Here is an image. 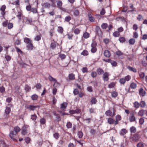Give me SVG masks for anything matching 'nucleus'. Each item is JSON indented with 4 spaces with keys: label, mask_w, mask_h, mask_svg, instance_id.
<instances>
[{
    "label": "nucleus",
    "mask_w": 147,
    "mask_h": 147,
    "mask_svg": "<svg viewBox=\"0 0 147 147\" xmlns=\"http://www.w3.org/2000/svg\"><path fill=\"white\" fill-rule=\"evenodd\" d=\"M145 113V111L143 110H141L138 113L139 115L142 116Z\"/></svg>",
    "instance_id": "nucleus-29"
},
{
    "label": "nucleus",
    "mask_w": 147,
    "mask_h": 147,
    "mask_svg": "<svg viewBox=\"0 0 147 147\" xmlns=\"http://www.w3.org/2000/svg\"><path fill=\"white\" fill-rule=\"evenodd\" d=\"M120 35L119 33V32L116 31L114 32L113 33V35L115 37H118Z\"/></svg>",
    "instance_id": "nucleus-46"
},
{
    "label": "nucleus",
    "mask_w": 147,
    "mask_h": 147,
    "mask_svg": "<svg viewBox=\"0 0 147 147\" xmlns=\"http://www.w3.org/2000/svg\"><path fill=\"white\" fill-rule=\"evenodd\" d=\"M135 42V40L134 38H132L129 40V42L130 44L133 45Z\"/></svg>",
    "instance_id": "nucleus-42"
},
{
    "label": "nucleus",
    "mask_w": 147,
    "mask_h": 147,
    "mask_svg": "<svg viewBox=\"0 0 147 147\" xmlns=\"http://www.w3.org/2000/svg\"><path fill=\"white\" fill-rule=\"evenodd\" d=\"M31 12L34 13H36L37 12V9L35 8H32L31 10Z\"/></svg>",
    "instance_id": "nucleus-58"
},
{
    "label": "nucleus",
    "mask_w": 147,
    "mask_h": 147,
    "mask_svg": "<svg viewBox=\"0 0 147 147\" xmlns=\"http://www.w3.org/2000/svg\"><path fill=\"white\" fill-rule=\"evenodd\" d=\"M28 126L27 125H24L22 127L21 131V134L23 135H26L28 133Z\"/></svg>",
    "instance_id": "nucleus-2"
},
{
    "label": "nucleus",
    "mask_w": 147,
    "mask_h": 147,
    "mask_svg": "<svg viewBox=\"0 0 147 147\" xmlns=\"http://www.w3.org/2000/svg\"><path fill=\"white\" fill-rule=\"evenodd\" d=\"M79 14V11L76 9H75L74 11V15L77 16Z\"/></svg>",
    "instance_id": "nucleus-35"
},
{
    "label": "nucleus",
    "mask_w": 147,
    "mask_h": 147,
    "mask_svg": "<svg viewBox=\"0 0 147 147\" xmlns=\"http://www.w3.org/2000/svg\"><path fill=\"white\" fill-rule=\"evenodd\" d=\"M59 57L62 59H64L66 57V55L63 54H60L59 55Z\"/></svg>",
    "instance_id": "nucleus-57"
},
{
    "label": "nucleus",
    "mask_w": 147,
    "mask_h": 147,
    "mask_svg": "<svg viewBox=\"0 0 147 147\" xmlns=\"http://www.w3.org/2000/svg\"><path fill=\"white\" fill-rule=\"evenodd\" d=\"M37 117L36 115H31V119L33 121H34L36 119Z\"/></svg>",
    "instance_id": "nucleus-48"
},
{
    "label": "nucleus",
    "mask_w": 147,
    "mask_h": 147,
    "mask_svg": "<svg viewBox=\"0 0 147 147\" xmlns=\"http://www.w3.org/2000/svg\"><path fill=\"white\" fill-rule=\"evenodd\" d=\"M74 32L75 34H78L80 33V30L79 29L76 28L74 30Z\"/></svg>",
    "instance_id": "nucleus-50"
},
{
    "label": "nucleus",
    "mask_w": 147,
    "mask_h": 147,
    "mask_svg": "<svg viewBox=\"0 0 147 147\" xmlns=\"http://www.w3.org/2000/svg\"><path fill=\"white\" fill-rule=\"evenodd\" d=\"M56 47V44L55 42H52L51 44V47L52 49H54Z\"/></svg>",
    "instance_id": "nucleus-59"
},
{
    "label": "nucleus",
    "mask_w": 147,
    "mask_h": 147,
    "mask_svg": "<svg viewBox=\"0 0 147 147\" xmlns=\"http://www.w3.org/2000/svg\"><path fill=\"white\" fill-rule=\"evenodd\" d=\"M97 51V49L96 47H91V51L92 53H95Z\"/></svg>",
    "instance_id": "nucleus-47"
},
{
    "label": "nucleus",
    "mask_w": 147,
    "mask_h": 147,
    "mask_svg": "<svg viewBox=\"0 0 147 147\" xmlns=\"http://www.w3.org/2000/svg\"><path fill=\"white\" fill-rule=\"evenodd\" d=\"M88 17L89 18V20L91 22H94V21L95 19L90 14L88 15Z\"/></svg>",
    "instance_id": "nucleus-22"
},
{
    "label": "nucleus",
    "mask_w": 147,
    "mask_h": 147,
    "mask_svg": "<svg viewBox=\"0 0 147 147\" xmlns=\"http://www.w3.org/2000/svg\"><path fill=\"white\" fill-rule=\"evenodd\" d=\"M145 94L146 92L145 91L143 90L142 88H141L139 90L140 95L142 96H143L145 95Z\"/></svg>",
    "instance_id": "nucleus-10"
},
{
    "label": "nucleus",
    "mask_w": 147,
    "mask_h": 147,
    "mask_svg": "<svg viewBox=\"0 0 147 147\" xmlns=\"http://www.w3.org/2000/svg\"><path fill=\"white\" fill-rule=\"evenodd\" d=\"M60 85V84L58 82H57V80L54 82V83L53 85V86L54 88H56L59 87Z\"/></svg>",
    "instance_id": "nucleus-33"
},
{
    "label": "nucleus",
    "mask_w": 147,
    "mask_h": 147,
    "mask_svg": "<svg viewBox=\"0 0 147 147\" xmlns=\"http://www.w3.org/2000/svg\"><path fill=\"white\" fill-rule=\"evenodd\" d=\"M69 78L70 80H74L75 79L74 75L72 74H70L69 75Z\"/></svg>",
    "instance_id": "nucleus-30"
},
{
    "label": "nucleus",
    "mask_w": 147,
    "mask_h": 147,
    "mask_svg": "<svg viewBox=\"0 0 147 147\" xmlns=\"http://www.w3.org/2000/svg\"><path fill=\"white\" fill-rule=\"evenodd\" d=\"M101 28L103 29H105L107 26V24L106 23H103L101 25Z\"/></svg>",
    "instance_id": "nucleus-49"
},
{
    "label": "nucleus",
    "mask_w": 147,
    "mask_h": 147,
    "mask_svg": "<svg viewBox=\"0 0 147 147\" xmlns=\"http://www.w3.org/2000/svg\"><path fill=\"white\" fill-rule=\"evenodd\" d=\"M110 75L109 73L105 72L103 75V78L104 81H107L109 79V76Z\"/></svg>",
    "instance_id": "nucleus-4"
},
{
    "label": "nucleus",
    "mask_w": 147,
    "mask_h": 147,
    "mask_svg": "<svg viewBox=\"0 0 147 147\" xmlns=\"http://www.w3.org/2000/svg\"><path fill=\"white\" fill-rule=\"evenodd\" d=\"M96 32H97V33L98 34L101 35L102 34V32L101 30L99 27L97 26L96 27Z\"/></svg>",
    "instance_id": "nucleus-27"
},
{
    "label": "nucleus",
    "mask_w": 147,
    "mask_h": 147,
    "mask_svg": "<svg viewBox=\"0 0 147 147\" xmlns=\"http://www.w3.org/2000/svg\"><path fill=\"white\" fill-rule=\"evenodd\" d=\"M30 89V87L28 85H26L25 87V90L26 91H29Z\"/></svg>",
    "instance_id": "nucleus-63"
},
{
    "label": "nucleus",
    "mask_w": 147,
    "mask_h": 147,
    "mask_svg": "<svg viewBox=\"0 0 147 147\" xmlns=\"http://www.w3.org/2000/svg\"><path fill=\"white\" fill-rule=\"evenodd\" d=\"M67 104L66 102H64L61 104V109H65L67 107Z\"/></svg>",
    "instance_id": "nucleus-19"
},
{
    "label": "nucleus",
    "mask_w": 147,
    "mask_h": 147,
    "mask_svg": "<svg viewBox=\"0 0 147 147\" xmlns=\"http://www.w3.org/2000/svg\"><path fill=\"white\" fill-rule=\"evenodd\" d=\"M13 24L11 23H9L8 24L7 27L9 29L13 27Z\"/></svg>",
    "instance_id": "nucleus-64"
},
{
    "label": "nucleus",
    "mask_w": 147,
    "mask_h": 147,
    "mask_svg": "<svg viewBox=\"0 0 147 147\" xmlns=\"http://www.w3.org/2000/svg\"><path fill=\"white\" fill-rule=\"evenodd\" d=\"M35 87L37 89H40L41 87V85L40 84L37 83L35 86Z\"/></svg>",
    "instance_id": "nucleus-60"
},
{
    "label": "nucleus",
    "mask_w": 147,
    "mask_h": 147,
    "mask_svg": "<svg viewBox=\"0 0 147 147\" xmlns=\"http://www.w3.org/2000/svg\"><path fill=\"white\" fill-rule=\"evenodd\" d=\"M130 131L131 133H135L136 131V128L134 126L131 127L130 128Z\"/></svg>",
    "instance_id": "nucleus-21"
},
{
    "label": "nucleus",
    "mask_w": 147,
    "mask_h": 147,
    "mask_svg": "<svg viewBox=\"0 0 147 147\" xmlns=\"http://www.w3.org/2000/svg\"><path fill=\"white\" fill-rule=\"evenodd\" d=\"M131 76H130L128 75L125 77L124 79L125 81H128L131 79Z\"/></svg>",
    "instance_id": "nucleus-55"
},
{
    "label": "nucleus",
    "mask_w": 147,
    "mask_h": 147,
    "mask_svg": "<svg viewBox=\"0 0 147 147\" xmlns=\"http://www.w3.org/2000/svg\"><path fill=\"white\" fill-rule=\"evenodd\" d=\"M20 130L21 129L18 126H16L14 127L13 129V131H15V132H16V134H18V133L20 131Z\"/></svg>",
    "instance_id": "nucleus-16"
},
{
    "label": "nucleus",
    "mask_w": 147,
    "mask_h": 147,
    "mask_svg": "<svg viewBox=\"0 0 147 147\" xmlns=\"http://www.w3.org/2000/svg\"><path fill=\"white\" fill-rule=\"evenodd\" d=\"M25 140L26 143L28 144L30 143V139L29 138L27 137L25 138Z\"/></svg>",
    "instance_id": "nucleus-53"
},
{
    "label": "nucleus",
    "mask_w": 147,
    "mask_h": 147,
    "mask_svg": "<svg viewBox=\"0 0 147 147\" xmlns=\"http://www.w3.org/2000/svg\"><path fill=\"white\" fill-rule=\"evenodd\" d=\"M106 61L108 63H111V64H117L116 62L113 61L110 59L106 60Z\"/></svg>",
    "instance_id": "nucleus-24"
},
{
    "label": "nucleus",
    "mask_w": 147,
    "mask_h": 147,
    "mask_svg": "<svg viewBox=\"0 0 147 147\" xmlns=\"http://www.w3.org/2000/svg\"><path fill=\"white\" fill-rule=\"evenodd\" d=\"M125 81L124 78H121L119 80V82L121 84H124L125 82Z\"/></svg>",
    "instance_id": "nucleus-56"
},
{
    "label": "nucleus",
    "mask_w": 147,
    "mask_h": 147,
    "mask_svg": "<svg viewBox=\"0 0 147 147\" xmlns=\"http://www.w3.org/2000/svg\"><path fill=\"white\" fill-rule=\"evenodd\" d=\"M42 5L45 8H49L50 6L51 5L49 3L46 2L42 4Z\"/></svg>",
    "instance_id": "nucleus-12"
},
{
    "label": "nucleus",
    "mask_w": 147,
    "mask_h": 147,
    "mask_svg": "<svg viewBox=\"0 0 147 147\" xmlns=\"http://www.w3.org/2000/svg\"><path fill=\"white\" fill-rule=\"evenodd\" d=\"M127 132V131L126 129H123L120 131L119 133L121 135H123L125 134Z\"/></svg>",
    "instance_id": "nucleus-15"
},
{
    "label": "nucleus",
    "mask_w": 147,
    "mask_h": 147,
    "mask_svg": "<svg viewBox=\"0 0 147 147\" xmlns=\"http://www.w3.org/2000/svg\"><path fill=\"white\" fill-rule=\"evenodd\" d=\"M97 46V43L96 42L93 41L91 44V47H96Z\"/></svg>",
    "instance_id": "nucleus-40"
},
{
    "label": "nucleus",
    "mask_w": 147,
    "mask_h": 147,
    "mask_svg": "<svg viewBox=\"0 0 147 147\" xmlns=\"http://www.w3.org/2000/svg\"><path fill=\"white\" fill-rule=\"evenodd\" d=\"M53 114L56 116V120L58 121H59L60 120V115L56 113L55 111H53Z\"/></svg>",
    "instance_id": "nucleus-6"
},
{
    "label": "nucleus",
    "mask_w": 147,
    "mask_h": 147,
    "mask_svg": "<svg viewBox=\"0 0 147 147\" xmlns=\"http://www.w3.org/2000/svg\"><path fill=\"white\" fill-rule=\"evenodd\" d=\"M11 111V109L10 107H6L5 110V113L7 115L9 114Z\"/></svg>",
    "instance_id": "nucleus-20"
},
{
    "label": "nucleus",
    "mask_w": 147,
    "mask_h": 147,
    "mask_svg": "<svg viewBox=\"0 0 147 147\" xmlns=\"http://www.w3.org/2000/svg\"><path fill=\"white\" fill-rule=\"evenodd\" d=\"M127 68L129 70L133 71L134 72H136L137 71V70L136 69L134 68L129 66L127 67Z\"/></svg>",
    "instance_id": "nucleus-26"
},
{
    "label": "nucleus",
    "mask_w": 147,
    "mask_h": 147,
    "mask_svg": "<svg viewBox=\"0 0 147 147\" xmlns=\"http://www.w3.org/2000/svg\"><path fill=\"white\" fill-rule=\"evenodd\" d=\"M57 30L59 33H62L63 32V29L61 27L59 26L58 27Z\"/></svg>",
    "instance_id": "nucleus-25"
},
{
    "label": "nucleus",
    "mask_w": 147,
    "mask_h": 147,
    "mask_svg": "<svg viewBox=\"0 0 147 147\" xmlns=\"http://www.w3.org/2000/svg\"><path fill=\"white\" fill-rule=\"evenodd\" d=\"M129 119L130 122L136 121V118L133 113L130 114V116L129 117Z\"/></svg>",
    "instance_id": "nucleus-5"
},
{
    "label": "nucleus",
    "mask_w": 147,
    "mask_h": 147,
    "mask_svg": "<svg viewBox=\"0 0 147 147\" xmlns=\"http://www.w3.org/2000/svg\"><path fill=\"white\" fill-rule=\"evenodd\" d=\"M97 102V100L95 98H93L91 100V102L92 104H95Z\"/></svg>",
    "instance_id": "nucleus-51"
},
{
    "label": "nucleus",
    "mask_w": 147,
    "mask_h": 147,
    "mask_svg": "<svg viewBox=\"0 0 147 147\" xmlns=\"http://www.w3.org/2000/svg\"><path fill=\"white\" fill-rule=\"evenodd\" d=\"M91 76L93 78H96L97 76V73L95 71H92L91 74Z\"/></svg>",
    "instance_id": "nucleus-39"
},
{
    "label": "nucleus",
    "mask_w": 147,
    "mask_h": 147,
    "mask_svg": "<svg viewBox=\"0 0 147 147\" xmlns=\"http://www.w3.org/2000/svg\"><path fill=\"white\" fill-rule=\"evenodd\" d=\"M26 21L25 22V23L26 24H31L32 21V20L31 18H25L24 20V21Z\"/></svg>",
    "instance_id": "nucleus-7"
},
{
    "label": "nucleus",
    "mask_w": 147,
    "mask_h": 147,
    "mask_svg": "<svg viewBox=\"0 0 147 147\" xmlns=\"http://www.w3.org/2000/svg\"><path fill=\"white\" fill-rule=\"evenodd\" d=\"M83 36L84 38H87L89 37V34L88 33L85 32Z\"/></svg>",
    "instance_id": "nucleus-38"
},
{
    "label": "nucleus",
    "mask_w": 147,
    "mask_h": 147,
    "mask_svg": "<svg viewBox=\"0 0 147 147\" xmlns=\"http://www.w3.org/2000/svg\"><path fill=\"white\" fill-rule=\"evenodd\" d=\"M112 113L111 111L109 110L106 111L105 113V115L108 117H112Z\"/></svg>",
    "instance_id": "nucleus-14"
},
{
    "label": "nucleus",
    "mask_w": 147,
    "mask_h": 147,
    "mask_svg": "<svg viewBox=\"0 0 147 147\" xmlns=\"http://www.w3.org/2000/svg\"><path fill=\"white\" fill-rule=\"evenodd\" d=\"M24 42L27 44L31 42V40L29 38L27 37H26L24 38Z\"/></svg>",
    "instance_id": "nucleus-18"
},
{
    "label": "nucleus",
    "mask_w": 147,
    "mask_h": 147,
    "mask_svg": "<svg viewBox=\"0 0 147 147\" xmlns=\"http://www.w3.org/2000/svg\"><path fill=\"white\" fill-rule=\"evenodd\" d=\"M57 6L60 9H62V2L60 0L58 1H57Z\"/></svg>",
    "instance_id": "nucleus-11"
},
{
    "label": "nucleus",
    "mask_w": 147,
    "mask_h": 147,
    "mask_svg": "<svg viewBox=\"0 0 147 147\" xmlns=\"http://www.w3.org/2000/svg\"><path fill=\"white\" fill-rule=\"evenodd\" d=\"M48 78L50 81L51 82L54 81V82L56 81L55 79L53 78L50 75H49L48 77Z\"/></svg>",
    "instance_id": "nucleus-34"
},
{
    "label": "nucleus",
    "mask_w": 147,
    "mask_h": 147,
    "mask_svg": "<svg viewBox=\"0 0 147 147\" xmlns=\"http://www.w3.org/2000/svg\"><path fill=\"white\" fill-rule=\"evenodd\" d=\"M115 119L118 121L121 120V116L119 115H116L115 117Z\"/></svg>",
    "instance_id": "nucleus-54"
},
{
    "label": "nucleus",
    "mask_w": 147,
    "mask_h": 147,
    "mask_svg": "<svg viewBox=\"0 0 147 147\" xmlns=\"http://www.w3.org/2000/svg\"><path fill=\"white\" fill-rule=\"evenodd\" d=\"M81 54L84 56H86L88 55V53L87 51L84 50L81 53Z\"/></svg>",
    "instance_id": "nucleus-23"
},
{
    "label": "nucleus",
    "mask_w": 147,
    "mask_h": 147,
    "mask_svg": "<svg viewBox=\"0 0 147 147\" xmlns=\"http://www.w3.org/2000/svg\"><path fill=\"white\" fill-rule=\"evenodd\" d=\"M41 39V36L40 35L36 36L34 39V40L36 41H38Z\"/></svg>",
    "instance_id": "nucleus-52"
},
{
    "label": "nucleus",
    "mask_w": 147,
    "mask_h": 147,
    "mask_svg": "<svg viewBox=\"0 0 147 147\" xmlns=\"http://www.w3.org/2000/svg\"><path fill=\"white\" fill-rule=\"evenodd\" d=\"M145 144L142 142H140L138 143L137 145V147H144Z\"/></svg>",
    "instance_id": "nucleus-36"
},
{
    "label": "nucleus",
    "mask_w": 147,
    "mask_h": 147,
    "mask_svg": "<svg viewBox=\"0 0 147 147\" xmlns=\"http://www.w3.org/2000/svg\"><path fill=\"white\" fill-rule=\"evenodd\" d=\"M140 138V135L138 134H136L131 138L130 140L133 142H137L139 140Z\"/></svg>",
    "instance_id": "nucleus-3"
},
{
    "label": "nucleus",
    "mask_w": 147,
    "mask_h": 147,
    "mask_svg": "<svg viewBox=\"0 0 147 147\" xmlns=\"http://www.w3.org/2000/svg\"><path fill=\"white\" fill-rule=\"evenodd\" d=\"M77 135L79 138H82L83 136V133L82 131H80L78 132Z\"/></svg>",
    "instance_id": "nucleus-28"
},
{
    "label": "nucleus",
    "mask_w": 147,
    "mask_h": 147,
    "mask_svg": "<svg viewBox=\"0 0 147 147\" xmlns=\"http://www.w3.org/2000/svg\"><path fill=\"white\" fill-rule=\"evenodd\" d=\"M97 72L99 75H101L104 73L103 70L100 68H99L97 69Z\"/></svg>",
    "instance_id": "nucleus-9"
},
{
    "label": "nucleus",
    "mask_w": 147,
    "mask_h": 147,
    "mask_svg": "<svg viewBox=\"0 0 147 147\" xmlns=\"http://www.w3.org/2000/svg\"><path fill=\"white\" fill-rule=\"evenodd\" d=\"M136 84L134 83H131L130 85V87L132 89H135L136 87Z\"/></svg>",
    "instance_id": "nucleus-31"
},
{
    "label": "nucleus",
    "mask_w": 147,
    "mask_h": 147,
    "mask_svg": "<svg viewBox=\"0 0 147 147\" xmlns=\"http://www.w3.org/2000/svg\"><path fill=\"white\" fill-rule=\"evenodd\" d=\"M66 126L68 129L71 128L72 127V124L70 122H68L67 123Z\"/></svg>",
    "instance_id": "nucleus-32"
},
{
    "label": "nucleus",
    "mask_w": 147,
    "mask_h": 147,
    "mask_svg": "<svg viewBox=\"0 0 147 147\" xmlns=\"http://www.w3.org/2000/svg\"><path fill=\"white\" fill-rule=\"evenodd\" d=\"M40 124L42 125H43L45 123L46 120L44 118H42L40 120Z\"/></svg>",
    "instance_id": "nucleus-45"
},
{
    "label": "nucleus",
    "mask_w": 147,
    "mask_h": 147,
    "mask_svg": "<svg viewBox=\"0 0 147 147\" xmlns=\"http://www.w3.org/2000/svg\"><path fill=\"white\" fill-rule=\"evenodd\" d=\"M104 56L107 57H109L111 56V53L108 50H105L104 52Z\"/></svg>",
    "instance_id": "nucleus-8"
},
{
    "label": "nucleus",
    "mask_w": 147,
    "mask_h": 147,
    "mask_svg": "<svg viewBox=\"0 0 147 147\" xmlns=\"http://www.w3.org/2000/svg\"><path fill=\"white\" fill-rule=\"evenodd\" d=\"M31 98L33 100H36L38 98V96L36 94H34L32 95Z\"/></svg>",
    "instance_id": "nucleus-17"
},
{
    "label": "nucleus",
    "mask_w": 147,
    "mask_h": 147,
    "mask_svg": "<svg viewBox=\"0 0 147 147\" xmlns=\"http://www.w3.org/2000/svg\"><path fill=\"white\" fill-rule=\"evenodd\" d=\"M37 107V106L30 105L29 107V108L31 110L34 111L35 109Z\"/></svg>",
    "instance_id": "nucleus-41"
},
{
    "label": "nucleus",
    "mask_w": 147,
    "mask_h": 147,
    "mask_svg": "<svg viewBox=\"0 0 147 147\" xmlns=\"http://www.w3.org/2000/svg\"><path fill=\"white\" fill-rule=\"evenodd\" d=\"M134 106L135 107L138 108L139 106V103L137 102H136L134 103Z\"/></svg>",
    "instance_id": "nucleus-62"
},
{
    "label": "nucleus",
    "mask_w": 147,
    "mask_h": 147,
    "mask_svg": "<svg viewBox=\"0 0 147 147\" xmlns=\"http://www.w3.org/2000/svg\"><path fill=\"white\" fill-rule=\"evenodd\" d=\"M117 93L115 92H114L111 93V96L112 97L115 98L117 96Z\"/></svg>",
    "instance_id": "nucleus-43"
},
{
    "label": "nucleus",
    "mask_w": 147,
    "mask_h": 147,
    "mask_svg": "<svg viewBox=\"0 0 147 147\" xmlns=\"http://www.w3.org/2000/svg\"><path fill=\"white\" fill-rule=\"evenodd\" d=\"M146 104L144 101H141L140 102V105L142 107H144L145 106Z\"/></svg>",
    "instance_id": "nucleus-61"
},
{
    "label": "nucleus",
    "mask_w": 147,
    "mask_h": 147,
    "mask_svg": "<svg viewBox=\"0 0 147 147\" xmlns=\"http://www.w3.org/2000/svg\"><path fill=\"white\" fill-rule=\"evenodd\" d=\"M26 46L28 50L32 49L33 47V45L32 44V43L31 42L30 43L27 44Z\"/></svg>",
    "instance_id": "nucleus-13"
},
{
    "label": "nucleus",
    "mask_w": 147,
    "mask_h": 147,
    "mask_svg": "<svg viewBox=\"0 0 147 147\" xmlns=\"http://www.w3.org/2000/svg\"><path fill=\"white\" fill-rule=\"evenodd\" d=\"M115 83L113 82L111 83L108 85V87L110 88H113L115 86Z\"/></svg>",
    "instance_id": "nucleus-44"
},
{
    "label": "nucleus",
    "mask_w": 147,
    "mask_h": 147,
    "mask_svg": "<svg viewBox=\"0 0 147 147\" xmlns=\"http://www.w3.org/2000/svg\"><path fill=\"white\" fill-rule=\"evenodd\" d=\"M108 122L110 124H112L114 122V120L111 118H109L108 119Z\"/></svg>",
    "instance_id": "nucleus-37"
},
{
    "label": "nucleus",
    "mask_w": 147,
    "mask_h": 147,
    "mask_svg": "<svg viewBox=\"0 0 147 147\" xmlns=\"http://www.w3.org/2000/svg\"><path fill=\"white\" fill-rule=\"evenodd\" d=\"M18 134H16L15 131H11L10 132L9 136L10 138L13 141L17 142L16 138L17 137Z\"/></svg>",
    "instance_id": "nucleus-1"
}]
</instances>
